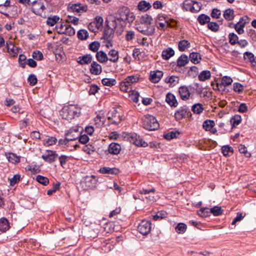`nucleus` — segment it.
I'll list each match as a JSON object with an SVG mask.
<instances>
[{"mask_svg": "<svg viewBox=\"0 0 256 256\" xmlns=\"http://www.w3.org/2000/svg\"><path fill=\"white\" fill-rule=\"evenodd\" d=\"M187 229V226L184 223H178L175 227V230L178 234H184L186 232Z\"/></svg>", "mask_w": 256, "mask_h": 256, "instance_id": "42", "label": "nucleus"}, {"mask_svg": "<svg viewBox=\"0 0 256 256\" xmlns=\"http://www.w3.org/2000/svg\"><path fill=\"white\" fill-rule=\"evenodd\" d=\"M102 82L104 86H114L116 82L114 78H104L102 80Z\"/></svg>", "mask_w": 256, "mask_h": 256, "instance_id": "43", "label": "nucleus"}, {"mask_svg": "<svg viewBox=\"0 0 256 256\" xmlns=\"http://www.w3.org/2000/svg\"><path fill=\"white\" fill-rule=\"evenodd\" d=\"M233 86L234 90L238 94H240L244 90V86L239 82L234 83Z\"/></svg>", "mask_w": 256, "mask_h": 256, "instance_id": "62", "label": "nucleus"}, {"mask_svg": "<svg viewBox=\"0 0 256 256\" xmlns=\"http://www.w3.org/2000/svg\"><path fill=\"white\" fill-rule=\"evenodd\" d=\"M242 121L241 116L238 114H236L232 116L230 119V123L233 128L235 126L238 125Z\"/></svg>", "mask_w": 256, "mask_h": 256, "instance_id": "45", "label": "nucleus"}, {"mask_svg": "<svg viewBox=\"0 0 256 256\" xmlns=\"http://www.w3.org/2000/svg\"><path fill=\"white\" fill-rule=\"evenodd\" d=\"M78 38L80 40H85L88 37V33L86 30H80L77 34Z\"/></svg>", "mask_w": 256, "mask_h": 256, "instance_id": "46", "label": "nucleus"}, {"mask_svg": "<svg viewBox=\"0 0 256 256\" xmlns=\"http://www.w3.org/2000/svg\"><path fill=\"white\" fill-rule=\"evenodd\" d=\"M108 122L107 124L111 123L118 125L122 120L120 114L118 113L115 108H112L108 113Z\"/></svg>", "mask_w": 256, "mask_h": 256, "instance_id": "6", "label": "nucleus"}, {"mask_svg": "<svg viewBox=\"0 0 256 256\" xmlns=\"http://www.w3.org/2000/svg\"><path fill=\"white\" fill-rule=\"evenodd\" d=\"M64 136L71 143V142H74L78 139V136H80V132L78 129H69L65 133Z\"/></svg>", "mask_w": 256, "mask_h": 256, "instance_id": "11", "label": "nucleus"}, {"mask_svg": "<svg viewBox=\"0 0 256 256\" xmlns=\"http://www.w3.org/2000/svg\"><path fill=\"white\" fill-rule=\"evenodd\" d=\"M128 92L130 93L129 96H131V98L133 102H138V97L140 96L139 93L138 92L132 90L131 92Z\"/></svg>", "mask_w": 256, "mask_h": 256, "instance_id": "63", "label": "nucleus"}, {"mask_svg": "<svg viewBox=\"0 0 256 256\" xmlns=\"http://www.w3.org/2000/svg\"><path fill=\"white\" fill-rule=\"evenodd\" d=\"M70 9L73 12H83L87 10L88 7L86 6L80 4H76L70 6Z\"/></svg>", "mask_w": 256, "mask_h": 256, "instance_id": "23", "label": "nucleus"}, {"mask_svg": "<svg viewBox=\"0 0 256 256\" xmlns=\"http://www.w3.org/2000/svg\"><path fill=\"white\" fill-rule=\"evenodd\" d=\"M232 82V80L230 77L228 76H224L222 77L221 80L220 84L222 85V86L225 87L230 84Z\"/></svg>", "mask_w": 256, "mask_h": 256, "instance_id": "51", "label": "nucleus"}, {"mask_svg": "<svg viewBox=\"0 0 256 256\" xmlns=\"http://www.w3.org/2000/svg\"><path fill=\"white\" fill-rule=\"evenodd\" d=\"M58 156V154L56 151L46 150L42 156V158L48 163H52L56 160Z\"/></svg>", "mask_w": 256, "mask_h": 256, "instance_id": "10", "label": "nucleus"}, {"mask_svg": "<svg viewBox=\"0 0 256 256\" xmlns=\"http://www.w3.org/2000/svg\"><path fill=\"white\" fill-rule=\"evenodd\" d=\"M224 18L227 20H231L234 18V14L233 10L230 8L226 9L223 14Z\"/></svg>", "mask_w": 256, "mask_h": 256, "instance_id": "35", "label": "nucleus"}, {"mask_svg": "<svg viewBox=\"0 0 256 256\" xmlns=\"http://www.w3.org/2000/svg\"><path fill=\"white\" fill-rule=\"evenodd\" d=\"M100 43L98 41H94L88 45V48L93 52H98L100 47Z\"/></svg>", "mask_w": 256, "mask_h": 256, "instance_id": "48", "label": "nucleus"}, {"mask_svg": "<svg viewBox=\"0 0 256 256\" xmlns=\"http://www.w3.org/2000/svg\"><path fill=\"white\" fill-rule=\"evenodd\" d=\"M67 26V24H63L62 23H58L56 26V29L57 32L59 34H64L66 29V27Z\"/></svg>", "mask_w": 256, "mask_h": 256, "instance_id": "55", "label": "nucleus"}, {"mask_svg": "<svg viewBox=\"0 0 256 256\" xmlns=\"http://www.w3.org/2000/svg\"><path fill=\"white\" fill-rule=\"evenodd\" d=\"M208 28L212 32H216L218 31L220 29V26L216 22H210L207 26Z\"/></svg>", "mask_w": 256, "mask_h": 256, "instance_id": "47", "label": "nucleus"}, {"mask_svg": "<svg viewBox=\"0 0 256 256\" xmlns=\"http://www.w3.org/2000/svg\"><path fill=\"white\" fill-rule=\"evenodd\" d=\"M92 23H94L95 27L97 30H98L102 26L103 18L100 16H96L95 18V20Z\"/></svg>", "mask_w": 256, "mask_h": 256, "instance_id": "50", "label": "nucleus"}, {"mask_svg": "<svg viewBox=\"0 0 256 256\" xmlns=\"http://www.w3.org/2000/svg\"><path fill=\"white\" fill-rule=\"evenodd\" d=\"M104 120V117L99 114L93 120L94 126H86L85 128H94V126H95L96 128L104 127L108 125V124H105Z\"/></svg>", "mask_w": 256, "mask_h": 256, "instance_id": "9", "label": "nucleus"}, {"mask_svg": "<svg viewBox=\"0 0 256 256\" xmlns=\"http://www.w3.org/2000/svg\"><path fill=\"white\" fill-rule=\"evenodd\" d=\"M99 172L102 174H118L120 170L116 168L103 167L100 169Z\"/></svg>", "mask_w": 256, "mask_h": 256, "instance_id": "22", "label": "nucleus"}, {"mask_svg": "<svg viewBox=\"0 0 256 256\" xmlns=\"http://www.w3.org/2000/svg\"><path fill=\"white\" fill-rule=\"evenodd\" d=\"M60 182H57L53 184L52 188L47 191V194L50 196L58 190L60 188Z\"/></svg>", "mask_w": 256, "mask_h": 256, "instance_id": "61", "label": "nucleus"}, {"mask_svg": "<svg viewBox=\"0 0 256 256\" xmlns=\"http://www.w3.org/2000/svg\"><path fill=\"white\" fill-rule=\"evenodd\" d=\"M59 20L60 18L56 16H54L52 17H48L46 20V24L48 26H53L55 24H58Z\"/></svg>", "mask_w": 256, "mask_h": 256, "instance_id": "52", "label": "nucleus"}, {"mask_svg": "<svg viewBox=\"0 0 256 256\" xmlns=\"http://www.w3.org/2000/svg\"><path fill=\"white\" fill-rule=\"evenodd\" d=\"M6 48L8 52L13 56H17L19 51L20 50V48L16 47L11 41L6 42Z\"/></svg>", "mask_w": 256, "mask_h": 256, "instance_id": "16", "label": "nucleus"}, {"mask_svg": "<svg viewBox=\"0 0 256 256\" xmlns=\"http://www.w3.org/2000/svg\"><path fill=\"white\" fill-rule=\"evenodd\" d=\"M58 144L60 146H62L66 147H69L70 146H72L74 150L79 148L80 146L76 142L74 144L70 143L68 140L67 139L66 136L64 138H60L58 141Z\"/></svg>", "mask_w": 256, "mask_h": 256, "instance_id": "24", "label": "nucleus"}, {"mask_svg": "<svg viewBox=\"0 0 256 256\" xmlns=\"http://www.w3.org/2000/svg\"><path fill=\"white\" fill-rule=\"evenodd\" d=\"M174 54V50L171 48H168L164 50L162 52V56L163 60H168Z\"/></svg>", "mask_w": 256, "mask_h": 256, "instance_id": "25", "label": "nucleus"}, {"mask_svg": "<svg viewBox=\"0 0 256 256\" xmlns=\"http://www.w3.org/2000/svg\"><path fill=\"white\" fill-rule=\"evenodd\" d=\"M179 78L175 76H168L164 80L165 82L170 84V86H176L179 82Z\"/></svg>", "mask_w": 256, "mask_h": 256, "instance_id": "27", "label": "nucleus"}, {"mask_svg": "<svg viewBox=\"0 0 256 256\" xmlns=\"http://www.w3.org/2000/svg\"><path fill=\"white\" fill-rule=\"evenodd\" d=\"M189 87L190 90H194L198 94H202L204 90L203 87L198 83H195L194 85V86H190Z\"/></svg>", "mask_w": 256, "mask_h": 256, "instance_id": "54", "label": "nucleus"}, {"mask_svg": "<svg viewBox=\"0 0 256 256\" xmlns=\"http://www.w3.org/2000/svg\"><path fill=\"white\" fill-rule=\"evenodd\" d=\"M182 8L186 11H190L192 12L196 13L199 12L201 9L200 4L197 2L185 0L182 4Z\"/></svg>", "mask_w": 256, "mask_h": 256, "instance_id": "4", "label": "nucleus"}, {"mask_svg": "<svg viewBox=\"0 0 256 256\" xmlns=\"http://www.w3.org/2000/svg\"><path fill=\"white\" fill-rule=\"evenodd\" d=\"M229 43L234 46L236 44L239 40L238 36L234 32H230L228 35Z\"/></svg>", "mask_w": 256, "mask_h": 256, "instance_id": "40", "label": "nucleus"}, {"mask_svg": "<svg viewBox=\"0 0 256 256\" xmlns=\"http://www.w3.org/2000/svg\"><path fill=\"white\" fill-rule=\"evenodd\" d=\"M238 150L240 153L244 154L246 158H250L251 154L250 152H248L247 148L244 145L240 144L238 146Z\"/></svg>", "mask_w": 256, "mask_h": 256, "instance_id": "59", "label": "nucleus"}, {"mask_svg": "<svg viewBox=\"0 0 256 256\" xmlns=\"http://www.w3.org/2000/svg\"><path fill=\"white\" fill-rule=\"evenodd\" d=\"M6 158L9 162L12 164L19 162L20 160V157L13 153H9L6 154Z\"/></svg>", "mask_w": 256, "mask_h": 256, "instance_id": "37", "label": "nucleus"}, {"mask_svg": "<svg viewBox=\"0 0 256 256\" xmlns=\"http://www.w3.org/2000/svg\"><path fill=\"white\" fill-rule=\"evenodd\" d=\"M155 188H152L151 189H145V199L147 200L148 204H152L156 200L155 198Z\"/></svg>", "mask_w": 256, "mask_h": 256, "instance_id": "14", "label": "nucleus"}, {"mask_svg": "<svg viewBox=\"0 0 256 256\" xmlns=\"http://www.w3.org/2000/svg\"><path fill=\"white\" fill-rule=\"evenodd\" d=\"M96 182L97 180L94 176H86L83 178L81 184L84 189L88 190L95 188Z\"/></svg>", "mask_w": 256, "mask_h": 256, "instance_id": "5", "label": "nucleus"}, {"mask_svg": "<svg viewBox=\"0 0 256 256\" xmlns=\"http://www.w3.org/2000/svg\"><path fill=\"white\" fill-rule=\"evenodd\" d=\"M190 61L194 64H198L200 62V60L202 59L201 55L197 52H192L190 54Z\"/></svg>", "mask_w": 256, "mask_h": 256, "instance_id": "31", "label": "nucleus"}, {"mask_svg": "<svg viewBox=\"0 0 256 256\" xmlns=\"http://www.w3.org/2000/svg\"><path fill=\"white\" fill-rule=\"evenodd\" d=\"M180 134V132L178 131L170 132L166 134H164L163 137L166 140H170L174 138L178 137V136Z\"/></svg>", "mask_w": 256, "mask_h": 256, "instance_id": "39", "label": "nucleus"}, {"mask_svg": "<svg viewBox=\"0 0 256 256\" xmlns=\"http://www.w3.org/2000/svg\"><path fill=\"white\" fill-rule=\"evenodd\" d=\"M95 150V148L92 144L86 146L83 148V151L89 154H92Z\"/></svg>", "mask_w": 256, "mask_h": 256, "instance_id": "64", "label": "nucleus"}, {"mask_svg": "<svg viewBox=\"0 0 256 256\" xmlns=\"http://www.w3.org/2000/svg\"><path fill=\"white\" fill-rule=\"evenodd\" d=\"M121 150V146L118 143L112 142L108 147V152L112 154H118Z\"/></svg>", "mask_w": 256, "mask_h": 256, "instance_id": "20", "label": "nucleus"}, {"mask_svg": "<svg viewBox=\"0 0 256 256\" xmlns=\"http://www.w3.org/2000/svg\"><path fill=\"white\" fill-rule=\"evenodd\" d=\"M215 126V122L213 120H206L202 124V128H213Z\"/></svg>", "mask_w": 256, "mask_h": 256, "instance_id": "60", "label": "nucleus"}, {"mask_svg": "<svg viewBox=\"0 0 256 256\" xmlns=\"http://www.w3.org/2000/svg\"><path fill=\"white\" fill-rule=\"evenodd\" d=\"M163 74V72L160 70H157L151 72L150 76V80L154 83L158 82L162 78Z\"/></svg>", "mask_w": 256, "mask_h": 256, "instance_id": "17", "label": "nucleus"}, {"mask_svg": "<svg viewBox=\"0 0 256 256\" xmlns=\"http://www.w3.org/2000/svg\"><path fill=\"white\" fill-rule=\"evenodd\" d=\"M152 21V16L145 14V34L150 35L154 32L155 28Z\"/></svg>", "mask_w": 256, "mask_h": 256, "instance_id": "8", "label": "nucleus"}, {"mask_svg": "<svg viewBox=\"0 0 256 256\" xmlns=\"http://www.w3.org/2000/svg\"><path fill=\"white\" fill-rule=\"evenodd\" d=\"M10 224L8 220L4 217L0 218V231L5 232L10 228Z\"/></svg>", "mask_w": 256, "mask_h": 256, "instance_id": "28", "label": "nucleus"}, {"mask_svg": "<svg viewBox=\"0 0 256 256\" xmlns=\"http://www.w3.org/2000/svg\"><path fill=\"white\" fill-rule=\"evenodd\" d=\"M223 210L220 206H214L213 208H210L211 214L214 216H219L221 215L223 212Z\"/></svg>", "mask_w": 256, "mask_h": 256, "instance_id": "49", "label": "nucleus"}, {"mask_svg": "<svg viewBox=\"0 0 256 256\" xmlns=\"http://www.w3.org/2000/svg\"><path fill=\"white\" fill-rule=\"evenodd\" d=\"M90 70L92 74L98 75L102 72V66L96 62L94 61L91 63Z\"/></svg>", "mask_w": 256, "mask_h": 256, "instance_id": "19", "label": "nucleus"}, {"mask_svg": "<svg viewBox=\"0 0 256 256\" xmlns=\"http://www.w3.org/2000/svg\"><path fill=\"white\" fill-rule=\"evenodd\" d=\"M36 180L39 183L43 184L44 186H46L49 183V180L46 177L40 175L36 176Z\"/></svg>", "mask_w": 256, "mask_h": 256, "instance_id": "56", "label": "nucleus"}, {"mask_svg": "<svg viewBox=\"0 0 256 256\" xmlns=\"http://www.w3.org/2000/svg\"><path fill=\"white\" fill-rule=\"evenodd\" d=\"M222 152L225 156H230L233 154L234 149L229 145H225L221 148Z\"/></svg>", "mask_w": 256, "mask_h": 256, "instance_id": "32", "label": "nucleus"}, {"mask_svg": "<svg viewBox=\"0 0 256 256\" xmlns=\"http://www.w3.org/2000/svg\"><path fill=\"white\" fill-rule=\"evenodd\" d=\"M211 76L210 71L208 70H204L200 72L198 76V80L200 81L204 82L208 80Z\"/></svg>", "mask_w": 256, "mask_h": 256, "instance_id": "33", "label": "nucleus"}, {"mask_svg": "<svg viewBox=\"0 0 256 256\" xmlns=\"http://www.w3.org/2000/svg\"><path fill=\"white\" fill-rule=\"evenodd\" d=\"M113 34L114 30L112 28H106L104 30V38L106 40H112Z\"/></svg>", "mask_w": 256, "mask_h": 256, "instance_id": "44", "label": "nucleus"}, {"mask_svg": "<svg viewBox=\"0 0 256 256\" xmlns=\"http://www.w3.org/2000/svg\"><path fill=\"white\" fill-rule=\"evenodd\" d=\"M78 142L82 144H86L89 141V138L86 134H82V132H80V136L78 139Z\"/></svg>", "mask_w": 256, "mask_h": 256, "instance_id": "53", "label": "nucleus"}, {"mask_svg": "<svg viewBox=\"0 0 256 256\" xmlns=\"http://www.w3.org/2000/svg\"><path fill=\"white\" fill-rule=\"evenodd\" d=\"M210 208H209L207 207L202 208L198 211V215L202 218L210 216Z\"/></svg>", "mask_w": 256, "mask_h": 256, "instance_id": "41", "label": "nucleus"}, {"mask_svg": "<svg viewBox=\"0 0 256 256\" xmlns=\"http://www.w3.org/2000/svg\"><path fill=\"white\" fill-rule=\"evenodd\" d=\"M244 60H248L249 62L252 63L255 62V58L254 54L250 52H246L244 54Z\"/></svg>", "mask_w": 256, "mask_h": 256, "instance_id": "57", "label": "nucleus"}, {"mask_svg": "<svg viewBox=\"0 0 256 256\" xmlns=\"http://www.w3.org/2000/svg\"><path fill=\"white\" fill-rule=\"evenodd\" d=\"M138 74L130 76L126 78L123 82L120 84V89L122 91L126 92H130L132 91V84L137 82L140 80Z\"/></svg>", "mask_w": 256, "mask_h": 256, "instance_id": "3", "label": "nucleus"}, {"mask_svg": "<svg viewBox=\"0 0 256 256\" xmlns=\"http://www.w3.org/2000/svg\"><path fill=\"white\" fill-rule=\"evenodd\" d=\"M197 20L200 25H204L209 23L210 21V18L208 16L202 14L198 16Z\"/></svg>", "mask_w": 256, "mask_h": 256, "instance_id": "29", "label": "nucleus"}, {"mask_svg": "<svg viewBox=\"0 0 256 256\" xmlns=\"http://www.w3.org/2000/svg\"><path fill=\"white\" fill-rule=\"evenodd\" d=\"M96 60L101 63H104L108 60V58L107 56L106 53L100 50V52H97L96 54Z\"/></svg>", "mask_w": 256, "mask_h": 256, "instance_id": "30", "label": "nucleus"}, {"mask_svg": "<svg viewBox=\"0 0 256 256\" xmlns=\"http://www.w3.org/2000/svg\"><path fill=\"white\" fill-rule=\"evenodd\" d=\"M166 102L172 107H176L178 104L175 96L170 92L166 94Z\"/></svg>", "mask_w": 256, "mask_h": 256, "instance_id": "21", "label": "nucleus"}, {"mask_svg": "<svg viewBox=\"0 0 256 256\" xmlns=\"http://www.w3.org/2000/svg\"><path fill=\"white\" fill-rule=\"evenodd\" d=\"M30 4L32 11L36 15L41 16L46 8L42 0H34Z\"/></svg>", "mask_w": 256, "mask_h": 256, "instance_id": "7", "label": "nucleus"}, {"mask_svg": "<svg viewBox=\"0 0 256 256\" xmlns=\"http://www.w3.org/2000/svg\"><path fill=\"white\" fill-rule=\"evenodd\" d=\"M145 122L147 127L159 128L160 124L156 118L152 115H145Z\"/></svg>", "mask_w": 256, "mask_h": 256, "instance_id": "12", "label": "nucleus"}, {"mask_svg": "<svg viewBox=\"0 0 256 256\" xmlns=\"http://www.w3.org/2000/svg\"><path fill=\"white\" fill-rule=\"evenodd\" d=\"M190 112L188 108L184 106L180 108L175 112V118L178 120H181L184 118L186 114Z\"/></svg>", "mask_w": 256, "mask_h": 256, "instance_id": "15", "label": "nucleus"}, {"mask_svg": "<svg viewBox=\"0 0 256 256\" xmlns=\"http://www.w3.org/2000/svg\"><path fill=\"white\" fill-rule=\"evenodd\" d=\"M92 56L90 54L80 56L77 59V62L81 65L88 64L92 63Z\"/></svg>", "mask_w": 256, "mask_h": 256, "instance_id": "18", "label": "nucleus"}, {"mask_svg": "<svg viewBox=\"0 0 256 256\" xmlns=\"http://www.w3.org/2000/svg\"><path fill=\"white\" fill-rule=\"evenodd\" d=\"M80 113V108L76 105H68L64 106L60 112V116L63 119L72 120L78 117Z\"/></svg>", "mask_w": 256, "mask_h": 256, "instance_id": "2", "label": "nucleus"}, {"mask_svg": "<svg viewBox=\"0 0 256 256\" xmlns=\"http://www.w3.org/2000/svg\"><path fill=\"white\" fill-rule=\"evenodd\" d=\"M108 55L110 56V58H108L109 60L113 62H118L119 57L118 51L114 49L111 50L108 52Z\"/></svg>", "mask_w": 256, "mask_h": 256, "instance_id": "34", "label": "nucleus"}, {"mask_svg": "<svg viewBox=\"0 0 256 256\" xmlns=\"http://www.w3.org/2000/svg\"><path fill=\"white\" fill-rule=\"evenodd\" d=\"M189 62L188 56L185 54H182L176 60V65L180 68L184 66Z\"/></svg>", "mask_w": 256, "mask_h": 256, "instance_id": "26", "label": "nucleus"}, {"mask_svg": "<svg viewBox=\"0 0 256 256\" xmlns=\"http://www.w3.org/2000/svg\"><path fill=\"white\" fill-rule=\"evenodd\" d=\"M129 140L131 142L135 144L136 145L139 146H142V142H139L137 140V135L135 134H131L128 137Z\"/></svg>", "mask_w": 256, "mask_h": 256, "instance_id": "58", "label": "nucleus"}, {"mask_svg": "<svg viewBox=\"0 0 256 256\" xmlns=\"http://www.w3.org/2000/svg\"><path fill=\"white\" fill-rule=\"evenodd\" d=\"M190 88L186 86H180L178 88V93L180 98L183 100L190 99Z\"/></svg>", "mask_w": 256, "mask_h": 256, "instance_id": "13", "label": "nucleus"}, {"mask_svg": "<svg viewBox=\"0 0 256 256\" xmlns=\"http://www.w3.org/2000/svg\"><path fill=\"white\" fill-rule=\"evenodd\" d=\"M119 16L114 18L112 20V26L114 28L120 24L122 22L124 23L128 22L130 23L134 20V14L132 13H130V10L126 6H122L118 10Z\"/></svg>", "mask_w": 256, "mask_h": 256, "instance_id": "1", "label": "nucleus"}, {"mask_svg": "<svg viewBox=\"0 0 256 256\" xmlns=\"http://www.w3.org/2000/svg\"><path fill=\"white\" fill-rule=\"evenodd\" d=\"M190 46V42L187 40H182L178 42V49L180 52H184L186 48Z\"/></svg>", "mask_w": 256, "mask_h": 256, "instance_id": "38", "label": "nucleus"}, {"mask_svg": "<svg viewBox=\"0 0 256 256\" xmlns=\"http://www.w3.org/2000/svg\"><path fill=\"white\" fill-rule=\"evenodd\" d=\"M204 110L203 105L200 103H196L194 104L192 107V110L194 114H200Z\"/></svg>", "mask_w": 256, "mask_h": 256, "instance_id": "36", "label": "nucleus"}]
</instances>
